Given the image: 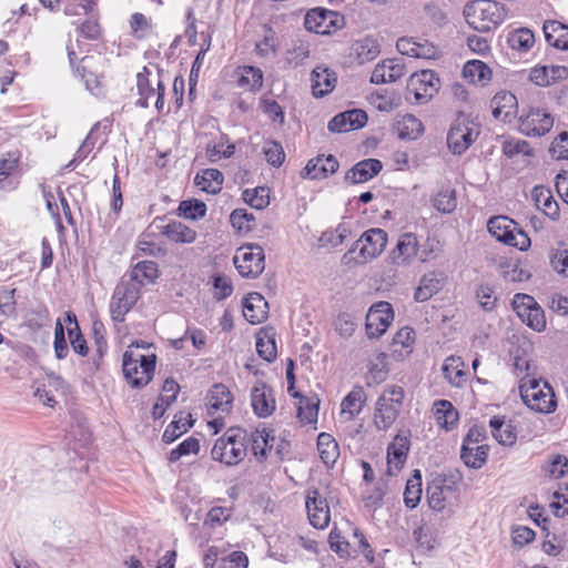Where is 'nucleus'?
Here are the masks:
<instances>
[{
    "label": "nucleus",
    "instance_id": "obj_1",
    "mask_svg": "<svg viewBox=\"0 0 568 568\" xmlns=\"http://www.w3.org/2000/svg\"><path fill=\"white\" fill-rule=\"evenodd\" d=\"M506 16V7L495 0H473L464 8L466 22L479 32L496 29L504 22Z\"/></svg>",
    "mask_w": 568,
    "mask_h": 568
},
{
    "label": "nucleus",
    "instance_id": "obj_2",
    "mask_svg": "<svg viewBox=\"0 0 568 568\" xmlns=\"http://www.w3.org/2000/svg\"><path fill=\"white\" fill-rule=\"evenodd\" d=\"M212 459L226 466L237 465L246 456L245 434L240 428H230L217 438L211 450Z\"/></svg>",
    "mask_w": 568,
    "mask_h": 568
},
{
    "label": "nucleus",
    "instance_id": "obj_3",
    "mask_svg": "<svg viewBox=\"0 0 568 568\" xmlns=\"http://www.w3.org/2000/svg\"><path fill=\"white\" fill-rule=\"evenodd\" d=\"M404 389L400 386H387L375 403L374 425L378 430H386L396 422L403 407Z\"/></svg>",
    "mask_w": 568,
    "mask_h": 568
},
{
    "label": "nucleus",
    "instance_id": "obj_4",
    "mask_svg": "<svg viewBox=\"0 0 568 568\" xmlns=\"http://www.w3.org/2000/svg\"><path fill=\"white\" fill-rule=\"evenodd\" d=\"M155 355H144L133 351L123 354L122 368L128 384L133 388L148 385L155 369Z\"/></svg>",
    "mask_w": 568,
    "mask_h": 568
},
{
    "label": "nucleus",
    "instance_id": "obj_5",
    "mask_svg": "<svg viewBox=\"0 0 568 568\" xmlns=\"http://www.w3.org/2000/svg\"><path fill=\"white\" fill-rule=\"evenodd\" d=\"M520 396L530 409L538 413L549 414L557 407L554 389L547 382L541 384L540 381L532 378L528 383H523Z\"/></svg>",
    "mask_w": 568,
    "mask_h": 568
},
{
    "label": "nucleus",
    "instance_id": "obj_6",
    "mask_svg": "<svg viewBox=\"0 0 568 568\" xmlns=\"http://www.w3.org/2000/svg\"><path fill=\"white\" fill-rule=\"evenodd\" d=\"M233 407V396L230 389L223 384H215L206 395V412L212 419L209 426L214 432H220L224 426V417L229 415Z\"/></svg>",
    "mask_w": 568,
    "mask_h": 568
},
{
    "label": "nucleus",
    "instance_id": "obj_7",
    "mask_svg": "<svg viewBox=\"0 0 568 568\" xmlns=\"http://www.w3.org/2000/svg\"><path fill=\"white\" fill-rule=\"evenodd\" d=\"M488 232L499 242L519 248L527 250L531 242L529 236L521 230H517L514 220L507 216L490 217L487 223Z\"/></svg>",
    "mask_w": 568,
    "mask_h": 568
},
{
    "label": "nucleus",
    "instance_id": "obj_8",
    "mask_svg": "<svg viewBox=\"0 0 568 568\" xmlns=\"http://www.w3.org/2000/svg\"><path fill=\"white\" fill-rule=\"evenodd\" d=\"M387 244V233L378 227L365 231L361 237L353 244L352 248L344 255L346 258L349 254L358 252L356 262L364 264L379 256Z\"/></svg>",
    "mask_w": 568,
    "mask_h": 568
},
{
    "label": "nucleus",
    "instance_id": "obj_9",
    "mask_svg": "<svg viewBox=\"0 0 568 568\" xmlns=\"http://www.w3.org/2000/svg\"><path fill=\"white\" fill-rule=\"evenodd\" d=\"M233 263L241 276L256 278L265 268L264 250L258 244H246L239 247Z\"/></svg>",
    "mask_w": 568,
    "mask_h": 568
},
{
    "label": "nucleus",
    "instance_id": "obj_10",
    "mask_svg": "<svg viewBox=\"0 0 568 568\" xmlns=\"http://www.w3.org/2000/svg\"><path fill=\"white\" fill-rule=\"evenodd\" d=\"M344 24V16L339 12L320 7L308 10L304 19L305 28L317 34H332Z\"/></svg>",
    "mask_w": 568,
    "mask_h": 568
},
{
    "label": "nucleus",
    "instance_id": "obj_11",
    "mask_svg": "<svg viewBox=\"0 0 568 568\" xmlns=\"http://www.w3.org/2000/svg\"><path fill=\"white\" fill-rule=\"evenodd\" d=\"M479 128L466 116H458L452 124L447 145L454 154H463L478 138Z\"/></svg>",
    "mask_w": 568,
    "mask_h": 568
},
{
    "label": "nucleus",
    "instance_id": "obj_12",
    "mask_svg": "<svg viewBox=\"0 0 568 568\" xmlns=\"http://www.w3.org/2000/svg\"><path fill=\"white\" fill-rule=\"evenodd\" d=\"M140 297V288L134 283L121 282L114 288L110 301V313L113 322H124L125 315Z\"/></svg>",
    "mask_w": 568,
    "mask_h": 568
},
{
    "label": "nucleus",
    "instance_id": "obj_13",
    "mask_svg": "<svg viewBox=\"0 0 568 568\" xmlns=\"http://www.w3.org/2000/svg\"><path fill=\"white\" fill-rule=\"evenodd\" d=\"M519 131L527 136H542L554 126L552 114L544 108L530 106L519 116Z\"/></svg>",
    "mask_w": 568,
    "mask_h": 568
},
{
    "label": "nucleus",
    "instance_id": "obj_14",
    "mask_svg": "<svg viewBox=\"0 0 568 568\" xmlns=\"http://www.w3.org/2000/svg\"><path fill=\"white\" fill-rule=\"evenodd\" d=\"M439 89V79L432 70L412 74L407 82V95H413L418 104L428 102Z\"/></svg>",
    "mask_w": 568,
    "mask_h": 568
},
{
    "label": "nucleus",
    "instance_id": "obj_15",
    "mask_svg": "<svg viewBox=\"0 0 568 568\" xmlns=\"http://www.w3.org/2000/svg\"><path fill=\"white\" fill-rule=\"evenodd\" d=\"M394 320L393 307L388 302L373 304L366 314V334L368 338L381 337Z\"/></svg>",
    "mask_w": 568,
    "mask_h": 568
},
{
    "label": "nucleus",
    "instance_id": "obj_16",
    "mask_svg": "<svg viewBox=\"0 0 568 568\" xmlns=\"http://www.w3.org/2000/svg\"><path fill=\"white\" fill-rule=\"evenodd\" d=\"M419 257V242L417 235L412 232L398 236L396 246L389 253V260L395 266H409Z\"/></svg>",
    "mask_w": 568,
    "mask_h": 568
},
{
    "label": "nucleus",
    "instance_id": "obj_17",
    "mask_svg": "<svg viewBox=\"0 0 568 568\" xmlns=\"http://www.w3.org/2000/svg\"><path fill=\"white\" fill-rule=\"evenodd\" d=\"M305 507L308 520L314 528L324 529L331 520L328 503L317 489H308L306 493Z\"/></svg>",
    "mask_w": 568,
    "mask_h": 568
},
{
    "label": "nucleus",
    "instance_id": "obj_18",
    "mask_svg": "<svg viewBox=\"0 0 568 568\" xmlns=\"http://www.w3.org/2000/svg\"><path fill=\"white\" fill-rule=\"evenodd\" d=\"M251 405L255 415L261 418L268 417L275 410L273 389L264 382L257 381L251 392Z\"/></svg>",
    "mask_w": 568,
    "mask_h": 568
},
{
    "label": "nucleus",
    "instance_id": "obj_19",
    "mask_svg": "<svg viewBox=\"0 0 568 568\" xmlns=\"http://www.w3.org/2000/svg\"><path fill=\"white\" fill-rule=\"evenodd\" d=\"M405 74L404 59L394 58L386 59L378 63L371 75V82L374 84H383L395 82Z\"/></svg>",
    "mask_w": 568,
    "mask_h": 568
},
{
    "label": "nucleus",
    "instance_id": "obj_20",
    "mask_svg": "<svg viewBox=\"0 0 568 568\" xmlns=\"http://www.w3.org/2000/svg\"><path fill=\"white\" fill-rule=\"evenodd\" d=\"M490 108L496 120L510 122L517 114L518 101L511 92L500 91L491 99Z\"/></svg>",
    "mask_w": 568,
    "mask_h": 568
},
{
    "label": "nucleus",
    "instance_id": "obj_21",
    "mask_svg": "<svg viewBox=\"0 0 568 568\" xmlns=\"http://www.w3.org/2000/svg\"><path fill=\"white\" fill-rule=\"evenodd\" d=\"M409 440L406 436L397 435L387 448V475L396 476L407 459Z\"/></svg>",
    "mask_w": 568,
    "mask_h": 568
},
{
    "label": "nucleus",
    "instance_id": "obj_22",
    "mask_svg": "<svg viewBox=\"0 0 568 568\" xmlns=\"http://www.w3.org/2000/svg\"><path fill=\"white\" fill-rule=\"evenodd\" d=\"M367 122V114L363 110L353 109L335 115L328 122L331 132H347L363 128Z\"/></svg>",
    "mask_w": 568,
    "mask_h": 568
},
{
    "label": "nucleus",
    "instance_id": "obj_23",
    "mask_svg": "<svg viewBox=\"0 0 568 568\" xmlns=\"http://www.w3.org/2000/svg\"><path fill=\"white\" fill-rule=\"evenodd\" d=\"M337 169L338 162L333 155H318L307 162L301 175L304 179L320 180L335 173Z\"/></svg>",
    "mask_w": 568,
    "mask_h": 568
},
{
    "label": "nucleus",
    "instance_id": "obj_24",
    "mask_svg": "<svg viewBox=\"0 0 568 568\" xmlns=\"http://www.w3.org/2000/svg\"><path fill=\"white\" fill-rule=\"evenodd\" d=\"M366 400L367 395L363 386L355 385L341 403V417L345 422L353 420L362 413Z\"/></svg>",
    "mask_w": 568,
    "mask_h": 568
},
{
    "label": "nucleus",
    "instance_id": "obj_25",
    "mask_svg": "<svg viewBox=\"0 0 568 568\" xmlns=\"http://www.w3.org/2000/svg\"><path fill=\"white\" fill-rule=\"evenodd\" d=\"M382 168L383 165L379 160L366 159L359 161L351 170H348L345 175V180L353 184L364 183L377 175Z\"/></svg>",
    "mask_w": 568,
    "mask_h": 568
},
{
    "label": "nucleus",
    "instance_id": "obj_26",
    "mask_svg": "<svg viewBox=\"0 0 568 568\" xmlns=\"http://www.w3.org/2000/svg\"><path fill=\"white\" fill-rule=\"evenodd\" d=\"M336 74L324 65H317L311 74L312 92L320 98L332 92L336 85Z\"/></svg>",
    "mask_w": 568,
    "mask_h": 568
},
{
    "label": "nucleus",
    "instance_id": "obj_27",
    "mask_svg": "<svg viewBox=\"0 0 568 568\" xmlns=\"http://www.w3.org/2000/svg\"><path fill=\"white\" fill-rule=\"evenodd\" d=\"M394 130L402 140H416L424 132L423 123L413 114L398 115Z\"/></svg>",
    "mask_w": 568,
    "mask_h": 568
},
{
    "label": "nucleus",
    "instance_id": "obj_28",
    "mask_svg": "<svg viewBox=\"0 0 568 568\" xmlns=\"http://www.w3.org/2000/svg\"><path fill=\"white\" fill-rule=\"evenodd\" d=\"M532 200L538 210L551 220L559 217V205L554 199L549 189L544 186H535L531 191Z\"/></svg>",
    "mask_w": 568,
    "mask_h": 568
},
{
    "label": "nucleus",
    "instance_id": "obj_29",
    "mask_svg": "<svg viewBox=\"0 0 568 568\" xmlns=\"http://www.w3.org/2000/svg\"><path fill=\"white\" fill-rule=\"evenodd\" d=\"M542 29L548 44L560 50H568V26L549 20L544 23Z\"/></svg>",
    "mask_w": 568,
    "mask_h": 568
},
{
    "label": "nucleus",
    "instance_id": "obj_30",
    "mask_svg": "<svg viewBox=\"0 0 568 568\" xmlns=\"http://www.w3.org/2000/svg\"><path fill=\"white\" fill-rule=\"evenodd\" d=\"M488 452V445L470 444L464 440L460 449V458L466 466L477 469L486 463Z\"/></svg>",
    "mask_w": 568,
    "mask_h": 568
},
{
    "label": "nucleus",
    "instance_id": "obj_31",
    "mask_svg": "<svg viewBox=\"0 0 568 568\" xmlns=\"http://www.w3.org/2000/svg\"><path fill=\"white\" fill-rule=\"evenodd\" d=\"M224 176L217 169H204L195 178V185L203 192L217 194L222 190Z\"/></svg>",
    "mask_w": 568,
    "mask_h": 568
},
{
    "label": "nucleus",
    "instance_id": "obj_32",
    "mask_svg": "<svg viewBox=\"0 0 568 568\" xmlns=\"http://www.w3.org/2000/svg\"><path fill=\"white\" fill-rule=\"evenodd\" d=\"M267 303L258 293H251L243 303V315L252 324L261 323L265 316Z\"/></svg>",
    "mask_w": 568,
    "mask_h": 568
},
{
    "label": "nucleus",
    "instance_id": "obj_33",
    "mask_svg": "<svg viewBox=\"0 0 568 568\" xmlns=\"http://www.w3.org/2000/svg\"><path fill=\"white\" fill-rule=\"evenodd\" d=\"M442 371L445 379L453 386L460 387L466 382L465 364L459 356L447 357Z\"/></svg>",
    "mask_w": 568,
    "mask_h": 568
},
{
    "label": "nucleus",
    "instance_id": "obj_34",
    "mask_svg": "<svg viewBox=\"0 0 568 568\" xmlns=\"http://www.w3.org/2000/svg\"><path fill=\"white\" fill-rule=\"evenodd\" d=\"M434 416L437 425L445 430L453 429L458 422V412L446 399L435 402Z\"/></svg>",
    "mask_w": 568,
    "mask_h": 568
},
{
    "label": "nucleus",
    "instance_id": "obj_35",
    "mask_svg": "<svg viewBox=\"0 0 568 568\" xmlns=\"http://www.w3.org/2000/svg\"><path fill=\"white\" fill-rule=\"evenodd\" d=\"M489 426L494 438L504 446H511L517 440V434L511 424L506 423L503 417L494 416Z\"/></svg>",
    "mask_w": 568,
    "mask_h": 568
},
{
    "label": "nucleus",
    "instance_id": "obj_36",
    "mask_svg": "<svg viewBox=\"0 0 568 568\" xmlns=\"http://www.w3.org/2000/svg\"><path fill=\"white\" fill-rule=\"evenodd\" d=\"M317 450L320 454V458L327 466H333L338 456L339 448L337 442L334 437L327 433H321L317 437Z\"/></svg>",
    "mask_w": 568,
    "mask_h": 568
},
{
    "label": "nucleus",
    "instance_id": "obj_37",
    "mask_svg": "<svg viewBox=\"0 0 568 568\" xmlns=\"http://www.w3.org/2000/svg\"><path fill=\"white\" fill-rule=\"evenodd\" d=\"M352 50L361 64L374 60L381 53L378 41L372 37H366L356 41L353 44Z\"/></svg>",
    "mask_w": 568,
    "mask_h": 568
},
{
    "label": "nucleus",
    "instance_id": "obj_38",
    "mask_svg": "<svg viewBox=\"0 0 568 568\" xmlns=\"http://www.w3.org/2000/svg\"><path fill=\"white\" fill-rule=\"evenodd\" d=\"M443 286V281L438 274L430 272L425 274L418 287L415 291L414 298L417 302L428 301L434 294H436Z\"/></svg>",
    "mask_w": 568,
    "mask_h": 568
},
{
    "label": "nucleus",
    "instance_id": "obj_39",
    "mask_svg": "<svg viewBox=\"0 0 568 568\" xmlns=\"http://www.w3.org/2000/svg\"><path fill=\"white\" fill-rule=\"evenodd\" d=\"M464 78L473 84L484 85L490 80V69L480 60L468 61L463 69Z\"/></svg>",
    "mask_w": 568,
    "mask_h": 568
},
{
    "label": "nucleus",
    "instance_id": "obj_40",
    "mask_svg": "<svg viewBox=\"0 0 568 568\" xmlns=\"http://www.w3.org/2000/svg\"><path fill=\"white\" fill-rule=\"evenodd\" d=\"M162 233L176 243H192L196 237L194 230L178 221L166 224Z\"/></svg>",
    "mask_w": 568,
    "mask_h": 568
},
{
    "label": "nucleus",
    "instance_id": "obj_41",
    "mask_svg": "<svg viewBox=\"0 0 568 568\" xmlns=\"http://www.w3.org/2000/svg\"><path fill=\"white\" fill-rule=\"evenodd\" d=\"M159 274L158 264L153 261L139 262L131 271L132 282L138 286L153 282Z\"/></svg>",
    "mask_w": 568,
    "mask_h": 568
},
{
    "label": "nucleus",
    "instance_id": "obj_42",
    "mask_svg": "<svg viewBox=\"0 0 568 568\" xmlns=\"http://www.w3.org/2000/svg\"><path fill=\"white\" fill-rule=\"evenodd\" d=\"M263 72L260 68L245 65L240 68L237 85L243 89L256 91L262 88Z\"/></svg>",
    "mask_w": 568,
    "mask_h": 568
},
{
    "label": "nucleus",
    "instance_id": "obj_43",
    "mask_svg": "<svg viewBox=\"0 0 568 568\" xmlns=\"http://www.w3.org/2000/svg\"><path fill=\"white\" fill-rule=\"evenodd\" d=\"M422 498V475L418 469L414 470L412 477L407 480L404 490V504L407 508L414 509L418 506Z\"/></svg>",
    "mask_w": 568,
    "mask_h": 568
},
{
    "label": "nucleus",
    "instance_id": "obj_44",
    "mask_svg": "<svg viewBox=\"0 0 568 568\" xmlns=\"http://www.w3.org/2000/svg\"><path fill=\"white\" fill-rule=\"evenodd\" d=\"M292 396L300 398L297 407V417L304 424H311L317 420L318 400L302 396L298 392L292 393Z\"/></svg>",
    "mask_w": 568,
    "mask_h": 568
},
{
    "label": "nucleus",
    "instance_id": "obj_45",
    "mask_svg": "<svg viewBox=\"0 0 568 568\" xmlns=\"http://www.w3.org/2000/svg\"><path fill=\"white\" fill-rule=\"evenodd\" d=\"M253 454L256 457L265 458L267 449H271L274 442V436L266 428H256L251 433L250 437Z\"/></svg>",
    "mask_w": 568,
    "mask_h": 568
},
{
    "label": "nucleus",
    "instance_id": "obj_46",
    "mask_svg": "<svg viewBox=\"0 0 568 568\" xmlns=\"http://www.w3.org/2000/svg\"><path fill=\"white\" fill-rule=\"evenodd\" d=\"M234 151L235 145L229 141L226 135H221L219 141L207 144L206 156L210 162H217L231 158Z\"/></svg>",
    "mask_w": 568,
    "mask_h": 568
},
{
    "label": "nucleus",
    "instance_id": "obj_47",
    "mask_svg": "<svg viewBox=\"0 0 568 568\" xmlns=\"http://www.w3.org/2000/svg\"><path fill=\"white\" fill-rule=\"evenodd\" d=\"M150 70L144 67L142 71L136 74V89L139 93V99L136 100V105L140 108L149 106V98L154 95L156 90L151 85L149 80Z\"/></svg>",
    "mask_w": 568,
    "mask_h": 568
},
{
    "label": "nucleus",
    "instance_id": "obj_48",
    "mask_svg": "<svg viewBox=\"0 0 568 568\" xmlns=\"http://www.w3.org/2000/svg\"><path fill=\"white\" fill-rule=\"evenodd\" d=\"M507 42L514 50L528 51L535 44V36L529 29L521 28L510 32Z\"/></svg>",
    "mask_w": 568,
    "mask_h": 568
},
{
    "label": "nucleus",
    "instance_id": "obj_49",
    "mask_svg": "<svg viewBox=\"0 0 568 568\" xmlns=\"http://www.w3.org/2000/svg\"><path fill=\"white\" fill-rule=\"evenodd\" d=\"M544 470L552 479L562 478L568 474V457L561 454L549 455Z\"/></svg>",
    "mask_w": 568,
    "mask_h": 568
},
{
    "label": "nucleus",
    "instance_id": "obj_50",
    "mask_svg": "<svg viewBox=\"0 0 568 568\" xmlns=\"http://www.w3.org/2000/svg\"><path fill=\"white\" fill-rule=\"evenodd\" d=\"M368 384L381 383L386 378L387 375V363L386 354L377 353L374 358L368 362Z\"/></svg>",
    "mask_w": 568,
    "mask_h": 568
},
{
    "label": "nucleus",
    "instance_id": "obj_51",
    "mask_svg": "<svg viewBox=\"0 0 568 568\" xmlns=\"http://www.w3.org/2000/svg\"><path fill=\"white\" fill-rule=\"evenodd\" d=\"M310 55V44L307 41L296 39L292 42L291 48L286 51V62L297 67L302 64Z\"/></svg>",
    "mask_w": 568,
    "mask_h": 568
},
{
    "label": "nucleus",
    "instance_id": "obj_52",
    "mask_svg": "<svg viewBox=\"0 0 568 568\" xmlns=\"http://www.w3.org/2000/svg\"><path fill=\"white\" fill-rule=\"evenodd\" d=\"M244 201L256 210H263L270 204V191L266 187L258 186L243 191Z\"/></svg>",
    "mask_w": 568,
    "mask_h": 568
},
{
    "label": "nucleus",
    "instance_id": "obj_53",
    "mask_svg": "<svg viewBox=\"0 0 568 568\" xmlns=\"http://www.w3.org/2000/svg\"><path fill=\"white\" fill-rule=\"evenodd\" d=\"M415 342V331L410 327H403L393 337L394 352L409 354Z\"/></svg>",
    "mask_w": 568,
    "mask_h": 568
},
{
    "label": "nucleus",
    "instance_id": "obj_54",
    "mask_svg": "<svg viewBox=\"0 0 568 568\" xmlns=\"http://www.w3.org/2000/svg\"><path fill=\"white\" fill-rule=\"evenodd\" d=\"M262 152L268 162L274 168H278L285 160V152L280 142L274 140H267L264 142Z\"/></svg>",
    "mask_w": 568,
    "mask_h": 568
},
{
    "label": "nucleus",
    "instance_id": "obj_55",
    "mask_svg": "<svg viewBox=\"0 0 568 568\" xmlns=\"http://www.w3.org/2000/svg\"><path fill=\"white\" fill-rule=\"evenodd\" d=\"M179 213L185 219L197 220L205 215L206 205L199 200L182 201L179 205Z\"/></svg>",
    "mask_w": 568,
    "mask_h": 568
},
{
    "label": "nucleus",
    "instance_id": "obj_56",
    "mask_svg": "<svg viewBox=\"0 0 568 568\" xmlns=\"http://www.w3.org/2000/svg\"><path fill=\"white\" fill-rule=\"evenodd\" d=\"M200 450V442L194 437H189L182 443L178 445L176 448L172 449L169 455V462L175 463L182 456H187L190 454H197Z\"/></svg>",
    "mask_w": 568,
    "mask_h": 568
},
{
    "label": "nucleus",
    "instance_id": "obj_57",
    "mask_svg": "<svg viewBox=\"0 0 568 568\" xmlns=\"http://www.w3.org/2000/svg\"><path fill=\"white\" fill-rule=\"evenodd\" d=\"M231 516V511L225 507H213L206 515V518L203 523V530L205 534H209V529L214 528L216 526H221L225 523Z\"/></svg>",
    "mask_w": 568,
    "mask_h": 568
},
{
    "label": "nucleus",
    "instance_id": "obj_58",
    "mask_svg": "<svg viewBox=\"0 0 568 568\" xmlns=\"http://www.w3.org/2000/svg\"><path fill=\"white\" fill-rule=\"evenodd\" d=\"M433 204L439 212H453L457 204L454 190L445 189L439 191L434 197Z\"/></svg>",
    "mask_w": 568,
    "mask_h": 568
},
{
    "label": "nucleus",
    "instance_id": "obj_59",
    "mask_svg": "<svg viewBox=\"0 0 568 568\" xmlns=\"http://www.w3.org/2000/svg\"><path fill=\"white\" fill-rule=\"evenodd\" d=\"M256 351L258 355L266 362H272L276 358L275 339L268 335H257Z\"/></svg>",
    "mask_w": 568,
    "mask_h": 568
},
{
    "label": "nucleus",
    "instance_id": "obj_60",
    "mask_svg": "<svg viewBox=\"0 0 568 568\" xmlns=\"http://www.w3.org/2000/svg\"><path fill=\"white\" fill-rule=\"evenodd\" d=\"M427 501L435 511H440L446 506L445 487L434 483L427 488Z\"/></svg>",
    "mask_w": 568,
    "mask_h": 568
},
{
    "label": "nucleus",
    "instance_id": "obj_61",
    "mask_svg": "<svg viewBox=\"0 0 568 568\" xmlns=\"http://www.w3.org/2000/svg\"><path fill=\"white\" fill-rule=\"evenodd\" d=\"M520 320L536 332H541L546 327L545 314L538 304L521 315Z\"/></svg>",
    "mask_w": 568,
    "mask_h": 568
},
{
    "label": "nucleus",
    "instance_id": "obj_62",
    "mask_svg": "<svg viewBox=\"0 0 568 568\" xmlns=\"http://www.w3.org/2000/svg\"><path fill=\"white\" fill-rule=\"evenodd\" d=\"M130 26L136 39H143L148 37V34L151 31L150 20L143 13L140 12H135L132 14Z\"/></svg>",
    "mask_w": 568,
    "mask_h": 568
},
{
    "label": "nucleus",
    "instance_id": "obj_63",
    "mask_svg": "<svg viewBox=\"0 0 568 568\" xmlns=\"http://www.w3.org/2000/svg\"><path fill=\"white\" fill-rule=\"evenodd\" d=\"M357 324V318L354 315L343 313L338 315L335 326L341 336L349 337L354 334Z\"/></svg>",
    "mask_w": 568,
    "mask_h": 568
},
{
    "label": "nucleus",
    "instance_id": "obj_64",
    "mask_svg": "<svg viewBox=\"0 0 568 568\" xmlns=\"http://www.w3.org/2000/svg\"><path fill=\"white\" fill-rule=\"evenodd\" d=\"M554 498L555 500L550 504L554 509V514L557 517H564L568 514V485L559 491H555Z\"/></svg>",
    "mask_w": 568,
    "mask_h": 568
}]
</instances>
